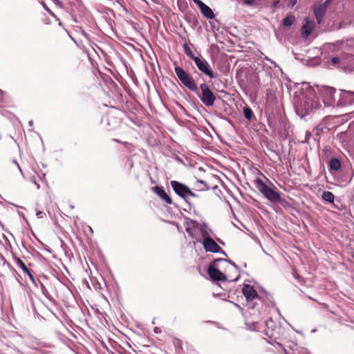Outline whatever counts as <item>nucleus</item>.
Wrapping results in <instances>:
<instances>
[{
	"label": "nucleus",
	"mask_w": 354,
	"mask_h": 354,
	"mask_svg": "<svg viewBox=\"0 0 354 354\" xmlns=\"http://www.w3.org/2000/svg\"><path fill=\"white\" fill-rule=\"evenodd\" d=\"M113 140H114V141H115V142H120V141H119L118 140H117V139H114Z\"/></svg>",
	"instance_id": "79ce46f5"
},
{
	"label": "nucleus",
	"mask_w": 354,
	"mask_h": 354,
	"mask_svg": "<svg viewBox=\"0 0 354 354\" xmlns=\"http://www.w3.org/2000/svg\"><path fill=\"white\" fill-rule=\"evenodd\" d=\"M174 71L181 83L190 91L197 92L198 88L193 77L182 67L176 66Z\"/></svg>",
	"instance_id": "7ed1b4c3"
},
{
	"label": "nucleus",
	"mask_w": 354,
	"mask_h": 354,
	"mask_svg": "<svg viewBox=\"0 0 354 354\" xmlns=\"http://www.w3.org/2000/svg\"><path fill=\"white\" fill-rule=\"evenodd\" d=\"M266 335H267L268 336H269V337H272V336H273V333H270L268 330V331H266Z\"/></svg>",
	"instance_id": "4c0bfd02"
},
{
	"label": "nucleus",
	"mask_w": 354,
	"mask_h": 354,
	"mask_svg": "<svg viewBox=\"0 0 354 354\" xmlns=\"http://www.w3.org/2000/svg\"><path fill=\"white\" fill-rule=\"evenodd\" d=\"M15 263L17 266L20 268L25 273L28 272L29 269L21 259L19 258L15 259Z\"/></svg>",
	"instance_id": "4be33fe9"
},
{
	"label": "nucleus",
	"mask_w": 354,
	"mask_h": 354,
	"mask_svg": "<svg viewBox=\"0 0 354 354\" xmlns=\"http://www.w3.org/2000/svg\"><path fill=\"white\" fill-rule=\"evenodd\" d=\"M194 185L197 191H205L209 189L207 183L202 180H196Z\"/></svg>",
	"instance_id": "6ab92c4d"
},
{
	"label": "nucleus",
	"mask_w": 354,
	"mask_h": 354,
	"mask_svg": "<svg viewBox=\"0 0 354 354\" xmlns=\"http://www.w3.org/2000/svg\"><path fill=\"white\" fill-rule=\"evenodd\" d=\"M331 62L334 64H336L339 62L340 59L338 57H333L331 58Z\"/></svg>",
	"instance_id": "473e14b6"
},
{
	"label": "nucleus",
	"mask_w": 354,
	"mask_h": 354,
	"mask_svg": "<svg viewBox=\"0 0 354 354\" xmlns=\"http://www.w3.org/2000/svg\"><path fill=\"white\" fill-rule=\"evenodd\" d=\"M322 198L326 202L333 203L335 196L331 192L324 191L322 194Z\"/></svg>",
	"instance_id": "a211bd4d"
},
{
	"label": "nucleus",
	"mask_w": 354,
	"mask_h": 354,
	"mask_svg": "<svg viewBox=\"0 0 354 354\" xmlns=\"http://www.w3.org/2000/svg\"><path fill=\"white\" fill-rule=\"evenodd\" d=\"M201 243H203V245L207 252L212 253L221 252L224 255H226L225 252L223 251L221 248L214 241V240L211 238L210 234L206 236V238Z\"/></svg>",
	"instance_id": "9d476101"
},
{
	"label": "nucleus",
	"mask_w": 354,
	"mask_h": 354,
	"mask_svg": "<svg viewBox=\"0 0 354 354\" xmlns=\"http://www.w3.org/2000/svg\"><path fill=\"white\" fill-rule=\"evenodd\" d=\"M348 41H349V42H350V44H351V43H353V44H354V38H353V39H350V40H348Z\"/></svg>",
	"instance_id": "58836bf2"
},
{
	"label": "nucleus",
	"mask_w": 354,
	"mask_h": 354,
	"mask_svg": "<svg viewBox=\"0 0 354 354\" xmlns=\"http://www.w3.org/2000/svg\"><path fill=\"white\" fill-rule=\"evenodd\" d=\"M306 23L301 27V35L303 37H308L314 27V22L312 21H309L307 18L305 19Z\"/></svg>",
	"instance_id": "2eb2a0df"
},
{
	"label": "nucleus",
	"mask_w": 354,
	"mask_h": 354,
	"mask_svg": "<svg viewBox=\"0 0 354 354\" xmlns=\"http://www.w3.org/2000/svg\"><path fill=\"white\" fill-rule=\"evenodd\" d=\"M183 50H184V52L190 58L192 59L193 61H194V59H196L198 57L195 56L191 48H189V46L187 44H184L183 46Z\"/></svg>",
	"instance_id": "412c9836"
},
{
	"label": "nucleus",
	"mask_w": 354,
	"mask_h": 354,
	"mask_svg": "<svg viewBox=\"0 0 354 354\" xmlns=\"http://www.w3.org/2000/svg\"><path fill=\"white\" fill-rule=\"evenodd\" d=\"M243 115H244V117L248 120H251L252 118V116H253V112L249 106H245L243 108Z\"/></svg>",
	"instance_id": "5701e85b"
},
{
	"label": "nucleus",
	"mask_w": 354,
	"mask_h": 354,
	"mask_svg": "<svg viewBox=\"0 0 354 354\" xmlns=\"http://www.w3.org/2000/svg\"><path fill=\"white\" fill-rule=\"evenodd\" d=\"M285 354H310L306 348H301L299 351H288L287 350H284Z\"/></svg>",
	"instance_id": "b1692460"
},
{
	"label": "nucleus",
	"mask_w": 354,
	"mask_h": 354,
	"mask_svg": "<svg viewBox=\"0 0 354 354\" xmlns=\"http://www.w3.org/2000/svg\"><path fill=\"white\" fill-rule=\"evenodd\" d=\"M239 279V275L236 279H232V281H236V280H238Z\"/></svg>",
	"instance_id": "a19ab883"
},
{
	"label": "nucleus",
	"mask_w": 354,
	"mask_h": 354,
	"mask_svg": "<svg viewBox=\"0 0 354 354\" xmlns=\"http://www.w3.org/2000/svg\"><path fill=\"white\" fill-rule=\"evenodd\" d=\"M327 8H328L322 3L315 4L313 6V12L318 24H321L322 18L326 12Z\"/></svg>",
	"instance_id": "ddd939ff"
},
{
	"label": "nucleus",
	"mask_w": 354,
	"mask_h": 354,
	"mask_svg": "<svg viewBox=\"0 0 354 354\" xmlns=\"http://www.w3.org/2000/svg\"><path fill=\"white\" fill-rule=\"evenodd\" d=\"M242 292L245 297L248 305L250 301H252L254 299L258 298V295L256 290L250 285L245 284L243 287Z\"/></svg>",
	"instance_id": "f8f14e48"
},
{
	"label": "nucleus",
	"mask_w": 354,
	"mask_h": 354,
	"mask_svg": "<svg viewBox=\"0 0 354 354\" xmlns=\"http://www.w3.org/2000/svg\"><path fill=\"white\" fill-rule=\"evenodd\" d=\"M153 192L156 194L162 201H164L167 204H171L172 200L167 195L165 191L162 187L159 186H155L152 188Z\"/></svg>",
	"instance_id": "4468645a"
},
{
	"label": "nucleus",
	"mask_w": 354,
	"mask_h": 354,
	"mask_svg": "<svg viewBox=\"0 0 354 354\" xmlns=\"http://www.w3.org/2000/svg\"><path fill=\"white\" fill-rule=\"evenodd\" d=\"M170 184L174 192L185 201H187L189 196H198L196 194L192 192L186 185L176 180H171Z\"/></svg>",
	"instance_id": "0eeeda50"
},
{
	"label": "nucleus",
	"mask_w": 354,
	"mask_h": 354,
	"mask_svg": "<svg viewBox=\"0 0 354 354\" xmlns=\"http://www.w3.org/2000/svg\"><path fill=\"white\" fill-rule=\"evenodd\" d=\"M39 180H40L39 176H32L30 178V181L37 186V189H39V187H40V185H39V184L38 183Z\"/></svg>",
	"instance_id": "a878e982"
},
{
	"label": "nucleus",
	"mask_w": 354,
	"mask_h": 354,
	"mask_svg": "<svg viewBox=\"0 0 354 354\" xmlns=\"http://www.w3.org/2000/svg\"><path fill=\"white\" fill-rule=\"evenodd\" d=\"M266 59H267L268 61L270 62L272 64H274V66H276V64L274 62L272 61L270 59H269L268 57H266Z\"/></svg>",
	"instance_id": "e433bc0d"
},
{
	"label": "nucleus",
	"mask_w": 354,
	"mask_h": 354,
	"mask_svg": "<svg viewBox=\"0 0 354 354\" xmlns=\"http://www.w3.org/2000/svg\"><path fill=\"white\" fill-rule=\"evenodd\" d=\"M243 2L245 5L247 6H254L255 4V0H243Z\"/></svg>",
	"instance_id": "cd10ccee"
},
{
	"label": "nucleus",
	"mask_w": 354,
	"mask_h": 354,
	"mask_svg": "<svg viewBox=\"0 0 354 354\" xmlns=\"http://www.w3.org/2000/svg\"><path fill=\"white\" fill-rule=\"evenodd\" d=\"M254 182L257 189L268 200L272 203H278L281 201V196L279 193L269 187L260 178L256 179Z\"/></svg>",
	"instance_id": "20e7f679"
},
{
	"label": "nucleus",
	"mask_w": 354,
	"mask_h": 354,
	"mask_svg": "<svg viewBox=\"0 0 354 354\" xmlns=\"http://www.w3.org/2000/svg\"><path fill=\"white\" fill-rule=\"evenodd\" d=\"M331 1L332 0H326L322 4L328 8Z\"/></svg>",
	"instance_id": "f704fd0d"
},
{
	"label": "nucleus",
	"mask_w": 354,
	"mask_h": 354,
	"mask_svg": "<svg viewBox=\"0 0 354 354\" xmlns=\"http://www.w3.org/2000/svg\"><path fill=\"white\" fill-rule=\"evenodd\" d=\"M341 167V162L337 158H332L329 162V169L333 171H338Z\"/></svg>",
	"instance_id": "f3484780"
},
{
	"label": "nucleus",
	"mask_w": 354,
	"mask_h": 354,
	"mask_svg": "<svg viewBox=\"0 0 354 354\" xmlns=\"http://www.w3.org/2000/svg\"><path fill=\"white\" fill-rule=\"evenodd\" d=\"M36 215L38 218H43L46 216L45 213L41 211H38L37 212Z\"/></svg>",
	"instance_id": "7c9ffc66"
},
{
	"label": "nucleus",
	"mask_w": 354,
	"mask_h": 354,
	"mask_svg": "<svg viewBox=\"0 0 354 354\" xmlns=\"http://www.w3.org/2000/svg\"><path fill=\"white\" fill-rule=\"evenodd\" d=\"M1 354H23V353H21L18 350H16V349H14V348H11V349H9L8 353L3 352V353H1Z\"/></svg>",
	"instance_id": "bb28decb"
},
{
	"label": "nucleus",
	"mask_w": 354,
	"mask_h": 354,
	"mask_svg": "<svg viewBox=\"0 0 354 354\" xmlns=\"http://www.w3.org/2000/svg\"><path fill=\"white\" fill-rule=\"evenodd\" d=\"M194 62L198 69L201 73L211 79L215 78L216 77V75L214 74L209 64L204 58L198 57L196 59H194Z\"/></svg>",
	"instance_id": "1a4fd4ad"
},
{
	"label": "nucleus",
	"mask_w": 354,
	"mask_h": 354,
	"mask_svg": "<svg viewBox=\"0 0 354 354\" xmlns=\"http://www.w3.org/2000/svg\"><path fill=\"white\" fill-rule=\"evenodd\" d=\"M26 274L28 275L30 281L35 284L37 286L36 284V280L34 277V276L30 273V270H28V272H26Z\"/></svg>",
	"instance_id": "c85d7f7f"
},
{
	"label": "nucleus",
	"mask_w": 354,
	"mask_h": 354,
	"mask_svg": "<svg viewBox=\"0 0 354 354\" xmlns=\"http://www.w3.org/2000/svg\"><path fill=\"white\" fill-rule=\"evenodd\" d=\"M223 262H228V263H230L232 266H234L236 269L238 270L237 265L235 263H234L233 261H232L230 259H225Z\"/></svg>",
	"instance_id": "72a5a7b5"
},
{
	"label": "nucleus",
	"mask_w": 354,
	"mask_h": 354,
	"mask_svg": "<svg viewBox=\"0 0 354 354\" xmlns=\"http://www.w3.org/2000/svg\"><path fill=\"white\" fill-rule=\"evenodd\" d=\"M200 88L201 90V95H200L201 102L207 106H212L215 102L216 96L209 89L208 85L203 83L200 85Z\"/></svg>",
	"instance_id": "6e6552de"
},
{
	"label": "nucleus",
	"mask_w": 354,
	"mask_h": 354,
	"mask_svg": "<svg viewBox=\"0 0 354 354\" xmlns=\"http://www.w3.org/2000/svg\"><path fill=\"white\" fill-rule=\"evenodd\" d=\"M194 3L198 6V8H201V3H203L201 0H194Z\"/></svg>",
	"instance_id": "c9c22d12"
},
{
	"label": "nucleus",
	"mask_w": 354,
	"mask_h": 354,
	"mask_svg": "<svg viewBox=\"0 0 354 354\" xmlns=\"http://www.w3.org/2000/svg\"><path fill=\"white\" fill-rule=\"evenodd\" d=\"M17 166L19 167V169H21V167H19V165L18 164H17ZM20 171H21V170H20Z\"/></svg>",
	"instance_id": "37998d69"
},
{
	"label": "nucleus",
	"mask_w": 354,
	"mask_h": 354,
	"mask_svg": "<svg viewBox=\"0 0 354 354\" xmlns=\"http://www.w3.org/2000/svg\"><path fill=\"white\" fill-rule=\"evenodd\" d=\"M266 324V326H267L268 328H269L270 327H272V325L274 324V322L273 321L270 319V320H268L265 322Z\"/></svg>",
	"instance_id": "2f4dec72"
},
{
	"label": "nucleus",
	"mask_w": 354,
	"mask_h": 354,
	"mask_svg": "<svg viewBox=\"0 0 354 354\" xmlns=\"http://www.w3.org/2000/svg\"><path fill=\"white\" fill-rule=\"evenodd\" d=\"M225 259H217L214 261L208 267L207 273L214 281H227V277L219 270V263H223Z\"/></svg>",
	"instance_id": "423d86ee"
},
{
	"label": "nucleus",
	"mask_w": 354,
	"mask_h": 354,
	"mask_svg": "<svg viewBox=\"0 0 354 354\" xmlns=\"http://www.w3.org/2000/svg\"><path fill=\"white\" fill-rule=\"evenodd\" d=\"M29 125H30V127H32V126L33 125V122H32V121H30V122H29Z\"/></svg>",
	"instance_id": "ea45409f"
},
{
	"label": "nucleus",
	"mask_w": 354,
	"mask_h": 354,
	"mask_svg": "<svg viewBox=\"0 0 354 354\" xmlns=\"http://www.w3.org/2000/svg\"><path fill=\"white\" fill-rule=\"evenodd\" d=\"M185 227L189 236L197 242L201 243L209 234L207 225L192 219L185 221Z\"/></svg>",
	"instance_id": "f257e3e1"
},
{
	"label": "nucleus",
	"mask_w": 354,
	"mask_h": 354,
	"mask_svg": "<svg viewBox=\"0 0 354 354\" xmlns=\"http://www.w3.org/2000/svg\"><path fill=\"white\" fill-rule=\"evenodd\" d=\"M297 3V0H288V6L290 7V8H292L293 6H295Z\"/></svg>",
	"instance_id": "c756f323"
},
{
	"label": "nucleus",
	"mask_w": 354,
	"mask_h": 354,
	"mask_svg": "<svg viewBox=\"0 0 354 354\" xmlns=\"http://www.w3.org/2000/svg\"><path fill=\"white\" fill-rule=\"evenodd\" d=\"M295 21V17L292 15H287L282 21L283 26L286 27L291 26Z\"/></svg>",
	"instance_id": "aec40b11"
},
{
	"label": "nucleus",
	"mask_w": 354,
	"mask_h": 354,
	"mask_svg": "<svg viewBox=\"0 0 354 354\" xmlns=\"http://www.w3.org/2000/svg\"><path fill=\"white\" fill-rule=\"evenodd\" d=\"M354 102V92L341 90L339 98L337 102V106H345Z\"/></svg>",
	"instance_id": "9b49d317"
},
{
	"label": "nucleus",
	"mask_w": 354,
	"mask_h": 354,
	"mask_svg": "<svg viewBox=\"0 0 354 354\" xmlns=\"http://www.w3.org/2000/svg\"><path fill=\"white\" fill-rule=\"evenodd\" d=\"M40 288L41 290V292L43 293V295L48 299H50V294L48 291V290L46 289V288L44 286V285L41 283H40Z\"/></svg>",
	"instance_id": "393cba45"
},
{
	"label": "nucleus",
	"mask_w": 354,
	"mask_h": 354,
	"mask_svg": "<svg viewBox=\"0 0 354 354\" xmlns=\"http://www.w3.org/2000/svg\"><path fill=\"white\" fill-rule=\"evenodd\" d=\"M319 91L322 97V101L326 106H337V101H336V90L335 88L328 86H322Z\"/></svg>",
	"instance_id": "39448f33"
},
{
	"label": "nucleus",
	"mask_w": 354,
	"mask_h": 354,
	"mask_svg": "<svg viewBox=\"0 0 354 354\" xmlns=\"http://www.w3.org/2000/svg\"><path fill=\"white\" fill-rule=\"evenodd\" d=\"M321 104L318 102L317 97L313 93H310L308 96L304 95L300 104L296 106L297 111H301V115H304L309 113L313 109H317Z\"/></svg>",
	"instance_id": "f03ea898"
},
{
	"label": "nucleus",
	"mask_w": 354,
	"mask_h": 354,
	"mask_svg": "<svg viewBox=\"0 0 354 354\" xmlns=\"http://www.w3.org/2000/svg\"><path fill=\"white\" fill-rule=\"evenodd\" d=\"M201 13L207 19H212L214 18V14L212 10L204 3H201L200 8Z\"/></svg>",
	"instance_id": "dca6fc26"
}]
</instances>
